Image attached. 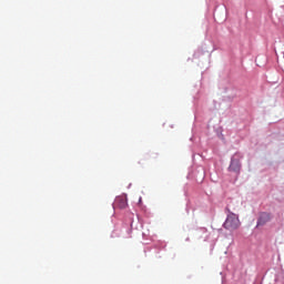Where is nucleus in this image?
Here are the masks:
<instances>
[{"label": "nucleus", "instance_id": "obj_4", "mask_svg": "<svg viewBox=\"0 0 284 284\" xmlns=\"http://www.w3.org/2000/svg\"><path fill=\"white\" fill-rule=\"evenodd\" d=\"M229 170L231 172H239L241 170V163L237 160H232Z\"/></svg>", "mask_w": 284, "mask_h": 284}, {"label": "nucleus", "instance_id": "obj_2", "mask_svg": "<svg viewBox=\"0 0 284 284\" xmlns=\"http://www.w3.org/2000/svg\"><path fill=\"white\" fill-rule=\"evenodd\" d=\"M114 205L115 207H120V210H125L128 207V197L125 195L118 196Z\"/></svg>", "mask_w": 284, "mask_h": 284}, {"label": "nucleus", "instance_id": "obj_3", "mask_svg": "<svg viewBox=\"0 0 284 284\" xmlns=\"http://www.w3.org/2000/svg\"><path fill=\"white\" fill-rule=\"evenodd\" d=\"M270 221H272V215L270 213H261L257 220V226L265 225L266 223H270Z\"/></svg>", "mask_w": 284, "mask_h": 284}, {"label": "nucleus", "instance_id": "obj_1", "mask_svg": "<svg viewBox=\"0 0 284 284\" xmlns=\"http://www.w3.org/2000/svg\"><path fill=\"white\" fill-rule=\"evenodd\" d=\"M225 211L227 212V216L226 220L223 224V227L225 230H229L230 232H234V230H239V227H241V220H239V215H236L235 213H232V211H230V209H225Z\"/></svg>", "mask_w": 284, "mask_h": 284}]
</instances>
